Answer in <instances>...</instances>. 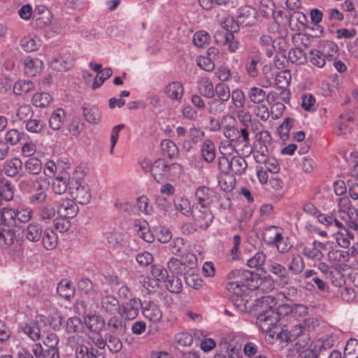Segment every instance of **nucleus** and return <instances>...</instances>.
<instances>
[{
    "instance_id": "69168bd1",
    "label": "nucleus",
    "mask_w": 358,
    "mask_h": 358,
    "mask_svg": "<svg viewBox=\"0 0 358 358\" xmlns=\"http://www.w3.org/2000/svg\"><path fill=\"white\" fill-rule=\"evenodd\" d=\"M215 94L217 96V99L227 102L230 99L231 92H230L229 87L226 84L221 83L215 85Z\"/></svg>"
},
{
    "instance_id": "2f4dec72",
    "label": "nucleus",
    "mask_w": 358,
    "mask_h": 358,
    "mask_svg": "<svg viewBox=\"0 0 358 358\" xmlns=\"http://www.w3.org/2000/svg\"><path fill=\"white\" fill-rule=\"evenodd\" d=\"M85 323L87 327L92 331L94 333L100 332L105 327V320L103 318L97 315H92L88 316L85 320Z\"/></svg>"
},
{
    "instance_id": "7ed1b4c3",
    "label": "nucleus",
    "mask_w": 358,
    "mask_h": 358,
    "mask_svg": "<svg viewBox=\"0 0 358 358\" xmlns=\"http://www.w3.org/2000/svg\"><path fill=\"white\" fill-rule=\"evenodd\" d=\"M182 172V166L178 163H167L163 159L155 160L152 165L151 174L158 182L170 178L179 176Z\"/></svg>"
},
{
    "instance_id": "a211bd4d",
    "label": "nucleus",
    "mask_w": 358,
    "mask_h": 358,
    "mask_svg": "<svg viewBox=\"0 0 358 358\" xmlns=\"http://www.w3.org/2000/svg\"><path fill=\"white\" fill-rule=\"evenodd\" d=\"M317 48L327 61H333L338 56L339 48L333 41L327 40L321 41Z\"/></svg>"
},
{
    "instance_id": "c756f323",
    "label": "nucleus",
    "mask_w": 358,
    "mask_h": 358,
    "mask_svg": "<svg viewBox=\"0 0 358 358\" xmlns=\"http://www.w3.org/2000/svg\"><path fill=\"white\" fill-rule=\"evenodd\" d=\"M22 162L17 157L6 160L3 166L4 173L8 177H15L22 169Z\"/></svg>"
},
{
    "instance_id": "39448f33",
    "label": "nucleus",
    "mask_w": 358,
    "mask_h": 358,
    "mask_svg": "<svg viewBox=\"0 0 358 358\" xmlns=\"http://www.w3.org/2000/svg\"><path fill=\"white\" fill-rule=\"evenodd\" d=\"M218 166L220 171L225 174L241 176L245 172L248 164L240 155H236L228 158L219 157Z\"/></svg>"
},
{
    "instance_id": "72a5a7b5",
    "label": "nucleus",
    "mask_w": 358,
    "mask_h": 358,
    "mask_svg": "<svg viewBox=\"0 0 358 358\" xmlns=\"http://www.w3.org/2000/svg\"><path fill=\"white\" fill-rule=\"evenodd\" d=\"M231 106L229 107L230 113L235 110L245 107V96L241 90L236 89L231 92Z\"/></svg>"
},
{
    "instance_id": "680f3d73",
    "label": "nucleus",
    "mask_w": 358,
    "mask_h": 358,
    "mask_svg": "<svg viewBox=\"0 0 358 358\" xmlns=\"http://www.w3.org/2000/svg\"><path fill=\"white\" fill-rule=\"evenodd\" d=\"M290 122V118L289 117H286L278 128L279 137L284 143H285L289 138V132L291 129Z\"/></svg>"
},
{
    "instance_id": "de8ad7c7",
    "label": "nucleus",
    "mask_w": 358,
    "mask_h": 358,
    "mask_svg": "<svg viewBox=\"0 0 358 358\" xmlns=\"http://www.w3.org/2000/svg\"><path fill=\"white\" fill-rule=\"evenodd\" d=\"M69 185L67 176H57L52 181V188L55 194H62L66 192Z\"/></svg>"
},
{
    "instance_id": "20e7f679",
    "label": "nucleus",
    "mask_w": 358,
    "mask_h": 358,
    "mask_svg": "<svg viewBox=\"0 0 358 358\" xmlns=\"http://www.w3.org/2000/svg\"><path fill=\"white\" fill-rule=\"evenodd\" d=\"M33 213V210L24 204L16 208L4 207L1 210L0 218L13 224L17 221L27 223L32 219Z\"/></svg>"
},
{
    "instance_id": "9d476101",
    "label": "nucleus",
    "mask_w": 358,
    "mask_h": 358,
    "mask_svg": "<svg viewBox=\"0 0 358 358\" xmlns=\"http://www.w3.org/2000/svg\"><path fill=\"white\" fill-rule=\"evenodd\" d=\"M259 141L255 145L254 157L257 163H263L268 159L269 154L268 145L271 141V136L267 131H261L259 134Z\"/></svg>"
},
{
    "instance_id": "0eeeda50",
    "label": "nucleus",
    "mask_w": 358,
    "mask_h": 358,
    "mask_svg": "<svg viewBox=\"0 0 358 358\" xmlns=\"http://www.w3.org/2000/svg\"><path fill=\"white\" fill-rule=\"evenodd\" d=\"M12 224L0 218V248H9L20 241V234L11 226Z\"/></svg>"
},
{
    "instance_id": "423d86ee",
    "label": "nucleus",
    "mask_w": 358,
    "mask_h": 358,
    "mask_svg": "<svg viewBox=\"0 0 358 358\" xmlns=\"http://www.w3.org/2000/svg\"><path fill=\"white\" fill-rule=\"evenodd\" d=\"M310 43V38L301 32L292 34V64H303L307 61L306 50Z\"/></svg>"
},
{
    "instance_id": "9b49d317",
    "label": "nucleus",
    "mask_w": 358,
    "mask_h": 358,
    "mask_svg": "<svg viewBox=\"0 0 358 358\" xmlns=\"http://www.w3.org/2000/svg\"><path fill=\"white\" fill-rule=\"evenodd\" d=\"M191 215H192L194 225L203 229L208 228L214 220V215L209 208L196 206Z\"/></svg>"
},
{
    "instance_id": "7c9ffc66",
    "label": "nucleus",
    "mask_w": 358,
    "mask_h": 358,
    "mask_svg": "<svg viewBox=\"0 0 358 358\" xmlns=\"http://www.w3.org/2000/svg\"><path fill=\"white\" fill-rule=\"evenodd\" d=\"M83 113L85 120L90 124H97L101 120L100 110L94 106L84 105Z\"/></svg>"
},
{
    "instance_id": "dca6fc26",
    "label": "nucleus",
    "mask_w": 358,
    "mask_h": 358,
    "mask_svg": "<svg viewBox=\"0 0 358 358\" xmlns=\"http://www.w3.org/2000/svg\"><path fill=\"white\" fill-rule=\"evenodd\" d=\"M142 302L138 299H131L128 302L120 305L119 315L126 320H133L138 314L139 308Z\"/></svg>"
},
{
    "instance_id": "4be33fe9",
    "label": "nucleus",
    "mask_w": 358,
    "mask_h": 358,
    "mask_svg": "<svg viewBox=\"0 0 358 358\" xmlns=\"http://www.w3.org/2000/svg\"><path fill=\"white\" fill-rule=\"evenodd\" d=\"M183 85L178 81L169 83L164 88V94L172 101H180L184 95Z\"/></svg>"
},
{
    "instance_id": "f257e3e1",
    "label": "nucleus",
    "mask_w": 358,
    "mask_h": 358,
    "mask_svg": "<svg viewBox=\"0 0 358 358\" xmlns=\"http://www.w3.org/2000/svg\"><path fill=\"white\" fill-rule=\"evenodd\" d=\"M276 303L271 295L262 296L255 301L254 310L258 313L257 323L262 331L271 332L278 322V315L274 308Z\"/></svg>"
},
{
    "instance_id": "f03ea898",
    "label": "nucleus",
    "mask_w": 358,
    "mask_h": 358,
    "mask_svg": "<svg viewBox=\"0 0 358 358\" xmlns=\"http://www.w3.org/2000/svg\"><path fill=\"white\" fill-rule=\"evenodd\" d=\"M228 282L242 284L255 283L262 284L259 289L262 290L272 289L274 287L273 282L270 279L260 278L257 274L252 273L245 270H233L227 275Z\"/></svg>"
},
{
    "instance_id": "79ce46f5",
    "label": "nucleus",
    "mask_w": 358,
    "mask_h": 358,
    "mask_svg": "<svg viewBox=\"0 0 358 358\" xmlns=\"http://www.w3.org/2000/svg\"><path fill=\"white\" fill-rule=\"evenodd\" d=\"M277 299L279 302L282 303V304H280L278 308L275 309V313L278 315V321H280L285 317H289V314L291 313V306L288 303H283L285 301H287L288 300L284 293H279Z\"/></svg>"
},
{
    "instance_id": "bf43d9fd",
    "label": "nucleus",
    "mask_w": 358,
    "mask_h": 358,
    "mask_svg": "<svg viewBox=\"0 0 358 358\" xmlns=\"http://www.w3.org/2000/svg\"><path fill=\"white\" fill-rule=\"evenodd\" d=\"M349 252L335 250L328 253V258L330 262L335 264L347 262L349 259Z\"/></svg>"
},
{
    "instance_id": "393cba45",
    "label": "nucleus",
    "mask_w": 358,
    "mask_h": 358,
    "mask_svg": "<svg viewBox=\"0 0 358 358\" xmlns=\"http://www.w3.org/2000/svg\"><path fill=\"white\" fill-rule=\"evenodd\" d=\"M20 45L25 52H33L39 48L41 45V42L35 34H29L20 39Z\"/></svg>"
},
{
    "instance_id": "aec40b11",
    "label": "nucleus",
    "mask_w": 358,
    "mask_h": 358,
    "mask_svg": "<svg viewBox=\"0 0 358 358\" xmlns=\"http://www.w3.org/2000/svg\"><path fill=\"white\" fill-rule=\"evenodd\" d=\"M195 197L199 205V208H208L213 201L214 192L206 186H200L195 192Z\"/></svg>"
},
{
    "instance_id": "1a4fd4ad",
    "label": "nucleus",
    "mask_w": 358,
    "mask_h": 358,
    "mask_svg": "<svg viewBox=\"0 0 358 358\" xmlns=\"http://www.w3.org/2000/svg\"><path fill=\"white\" fill-rule=\"evenodd\" d=\"M262 237L265 243L275 245L280 252H285L291 248V246L282 243V229L275 226L266 227L262 233Z\"/></svg>"
},
{
    "instance_id": "ddd939ff",
    "label": "nucleus",
    "mask_w": 358,
    "mask_h": 358,
    "mask_svg": "<svg viewBox=\"0 0 358 358\" xmlns=\"http://www.w3.org/2000/svg\"><path fill=\"white\" fill-rule=\"evenodd\" d=\"M205 137V132L195 126L191 127L187 132V138L182 142V148L189 152L194 146L201 142Z\"/></svg>"
},
{
    "instance_id": "8fccbe9b",
    "label": "nucleus",
    "mask_w": 358,
    "mask_h": 358,
    "mask_svg": "<svg viewBox=\"0 0 358 358\" xmlns=\"http://www.w3.org/2000/svg\"><path fill=\"white\" fill-rule=\"evenodd\" d=\"M183 275L185 282L189 287L196 289L202 287V279L197 274H195L193 271H192L191 273H189V271H187L184 273Z\"/></svg>"
},
{
    "instance_id": "e2e57ef3",
    "label": "nucleus",
    "mask_w": 358,
    "mask_h": 358,
    "mask_svg": "<svg viewBox=\"0 0 358 358\" xmlns=\"http://www.w3.org/2000/svg\"><path fill=\"white\" fill-rule=\"evenodd\" d=\"M36 192L29 199V201L32 205H36L44 202L47 198L45 189L43 187L42 184H38L36 187Z\"/></svg>"
},
{
    "instance_id": "0e129e2a",
    "label": "nucleus",
    "mask_w": 358,
    "mask_h": 358,
    "mask_svg": "<svg viewBox=\"0 0 358 358\" xmlns=\"http://www.w3.org/2000/svg\"><path fill=\"white\" fill-rule=\"evenodd\" d=\"M161 148L164 155L171 158L176 156L178 153V147L176 144L169 139L163 140L161 142Z\"/></svg>"
},
{
    "instance_id": "a878e982",
    "label": "nucleus",
    "mask_w": 358,
    "mask_h": 358,
    "mask_svg": "<svg viewBox=\"0 0 358 358\" xmlns=\"http://www.w3.org/2000/svg\"><path fill=\"white\" fill-rule=\"evenodd\" d=\"M24 72L29 76H36L43 69V63L38 58L27 57L24 59Z\"/></svg>"
},
{
    "instance_id": "774afa93",
    "label": "nucleus",
    "mask_w": 358,
    "mask_h": 358,
    "mask_svg": "<svg viewBox=\"0 0 358 358\" xmlns=\"http://www.w3.org/2000/svg\"><path fill=\"white\" fill-rule=\"evenodd\" d=\"M168 268L173 273L178 275H184V273L187 271L183 266L182 260L177 258H172L169 261Z\"/></svg>"
},
{
    "instance_id": "a18cd8bd",
    "label": "nucleus",
    "mask_w": 358,
    "mask_h": 358,
    "mask_svg": "<svg viewBox=\"0 0 358 358\" xmlns=\"http://www.w3.org/2000/svg\"><path fill=\"white\" fill-rule=\"evenodd\" d=\"M259 56L257 54L248 55L245 62V69L249 76L255 78L257 76V64L259 62Z\"/></svg>"
},
{
    "instance_id": "ea45409f",
    "label": "nucleus",
    "mask_w": 358,
    "mask_h": 358,
    "mask_svg": "<svg viewBox=\"0 0 358 358\" xmlns=\"http://www.w3.org/2000/svg\"><path fill=\"white\" fill-rule=\"evenodd\" d=\"M76 358H105L103 352L99 350H94L92 349L89 350L88 348L80 345L76 349Z\"/></svg>"
},
{
    "instance_id": "052dcab7",
    "label": "nucleus",
    "mask_w": 358,
    "mask_h": 358,
    "mask_svg": "<svg viewBox=\"0 0 358 358\" xmlns=\"http://www.w3.org/2000/svg\"><path fill=\"white\" fill-rule=\"evenodd\" d=\"M57 291L62 297L66 299H69L73 294L71 283L66 280H62L59 283Z\"/></svg>"
},
{
    "instance_id": "864d4df0",
    "label": "nucleus",
    "mask_w": 358,
    "mask_h": 358,
    "mask_svg": "<svg viewBox=\"0 0 358 358\" xmlns=\"http://www.w3.org/2000/svg\"><path fill=\"white\" fill-rule=\"evenodd\" d=\"M309 61L313 65L319 68H322L325 66L327 60L322 56V54L319 49L316 48L310 50Z\"/></svg>"
},
{
    "instance_id": "cd10ccee",
    "label": "nucleus",
    "mask_w": 358,
    "mask_h": 358,
    "mask_svg": "<svg viewBox=\"0 0 358 358\" xmlns=\"http://www.w3.org/2000/svg\"><path fill=\"white\" fill-rule=\"evenodd\" d=\"M42 244L47 250H54L58 244V236L51 228H46L42 234Z\"/></svg>"
},
{
    "instance_id": "4d7b16f0",
    "label": "nucleus",
    "mask_w": 358,
    "mask_h": 358,
    "mask_svg": "<svg viewBox=\"0 0 358 358\" xmlns=\"http://www.w3.org/2000/svg\"><path fill=\"white\" fill-rule=\"evenodd\" d=\"M327 279L329 280L331 284L337 287H341L345 282L344 275L338 270H331L327 273Z\"/></svg>"
},
{
    "instance_id": "f704fd0d",
    "label": "nucleus",
    "mask_w": 358,
    "mask_h": 358,
    "mask_svg": "<svg viewBox=\"0 0 358 358\" xmlns=\"http://www.w3.org/2000/svg\"><path fill=\"white\" fill-rule=\"evenodd\" d=\"M242 145V143L238 142H233L230 141H223L220 146V150L222 156L220 157H234V154L239 155L238 153V148Z\"/></svg>"
},
{
    "instance_id": "4c0bfd02",
    "label": "nucleus",
    "mask_w": 358,
    "mask_h": 358,
    "mask_svg": "<svg viewBox=\"0 0 358 358\" xmlns=\"http://www.w3.org/2000/svg\"><path fill=\"white\" fill-rule=\"evenodd\" d=\"M198 89L200 94L207 98L215 96V87L212 81L208 78H202L198 82Z\"/></svg>"
},
{
    "instance_id": "49530a36",
    "label": "nucleus",
    "mask_w": 358,
    "mask_h": 358,
    "mask_svg": "<svg viewBox=\"0 0 358 358\" xmlns=\"http://www.w3.org/2000/svg\"><path fill=\"white\" fill-rule=\"evenodd\" d=\"M287 36H282L273 41L274 50H276L278 54H291V48Z\"/></svg>"
},
{
    "instance_id": "e433bc0d",
    "label": "nucleus",
    "mask_w": 358,
    "mask_h": 358,
    "mask_svg": "<svg viewBox=\"0 0 358 358\" xmlns=\"http://www.w3.org/2000/svg\"><path fill=\"white\" fill-rule=\"evenodd\" d=\"M255 10L249 6H244L238 8L237 13V20L239 23L246 24H250V19H253L255 16Z\"/></svg>"
},
{
    "instance_id": "473e14b6",
    "label": "nucleus",
    "mask_w": 358,
    "mask_h": 358,
    "mask_svg": "<svg viewBox=\"0 0 358 358\" xmlns=\"http://www.w3.org/2000/svg\"><path fill=\"white\" fill-rule=\"evenodd\" d=\"M202 158L208 163L212 162L215 158V147L210 139H204L201 146Z\"/></svg>"
},
{
    "instance_id": "6ab92c4d",
    "label": "nucleus",
    "mask_w": 358,
    "mask_h": 358,
    "mask_svg": "<svg viewBox=\"0 0 358 358\" xmlns=\"http://www.w3.org/2000/svg\"><path fill=\"white\" fill-rule=\"evenodd\" d=\"M262 287V284L255 283L251 284H242V283H234L228 282L227 284V289L231 294V297L233 300L235 298L241 296L246 289H256Z\"/></svg>"
},
{
    "instance_id": "5fc2aeb1",
    "label": "nucleus",
    "mask_w": 358,
    "mask_h": 358,
    "mask_svg": "<svg viewBox=\"0 0 358 358\" xmlns=\"http://www.w3.org/2000/svg\"><path fill=\"white\" fill-rule=\"evenodd\" d=\"M24 168L29 174L37 175L42 169V163L38 158L31 157L25 162Z\"/></svg>"
},
{
    "instance_id": "412c9836",
    "label": "nucleus",
    "mask_w": 358,
    "mask_h": 358,
    "mask_svg": "<svg viewBox=\"0 0 358 358\" xmlns=\"http://www.w3.org/2000/svg\"><path fill=\"white\" fill-rule=\"evenodd\" d=\"M306 328L301 324H295L292 327V338L294 337V348L299 351L301 348H304L309 341V336L308 334L305 333Z\"/></svg>"
},
{
    "instance_id": "f8f14e48",
    "label": "nucleus",
    "mask_w": 358,
    "mask_h": 358,
    "mask_svg": "<svg viewBox=\"0 0 358 358\" xmlns=\"http://www.w3.org/2000/svg\"><path fill=\"white\" fill-rule=\"evenodd\" d=\"M337 224L332 236L339 247L347 249L354 241L355 235L342 222H337Z\"/></svg>"
},
{
    "instance_id": "6e6552de",
    "label": "nucleus",
    "mask_w": 358,
    "mask_h": 358,
    "mask_svg": "<svg viewBox=\"0 0 358 358\" xmlns=\"http://www.w3.org/2000/svg\"><path fill=\"white\" fill-rule=\"evenodd\" d=\"M45 322L44 315H37L33 321L20 323L18 331L25 334L32 341H38L41 338V327L42 323Z\"/></svg>"
},
{
    "instance_id": "4468645a",
    "label": "nucleus",
    "mask_w": 358,
    "mask_h": 358,
    "mask_svg": "<svg viewBox=\"0 0 358 358\" xmlns=\"http://www.w3.org/2000/svg\"><path fill=\"white\" fill-rule=\"evenodd\" d=\"M224 135L227 141L242 143L243 147L248 145V132L246 129H241L240 131L234 127H226L224 129Z\"/></svg>"
},
{
    "instance_id": "c9c22d12",
    "label": "nucleus",
    "mask_w": 358,
    "mask_h": 358,
    "mask_svg": "<svg viewBox=\"0 0 358 358\" xmlns=\"http://www.w3.org/2000/svg\"><path fill=\"white\" fill-rule=\"evenodd\" d=\"M134 230L137 235L145 242L152 243L154 236L150 232L148 224L145 221H138L134 225Z\"/></svg>"
},
{
    "instance_id": "2eb2a0df",
    "label": "nucleus",
    "mask_w": 358,
    "mask_h": 358,
    "mask_svg": "<svg viewBox=\"0 0 358 358\" xmlns=\"http://www.w3.org/2000/svg\"><path fill=\"white\" fill-rule=\"evenodd\" d=\"M143 315L154 323L159 322L162 318V311L158 305L150 301H144L141 303Z\"/></svg>"
},
{
    "instance_id": "5701e85b",
    "label": "nucleus",
    "mask_w": 358,
    "mask_h": 358,
    "mask_svg": "<svg viewBox=\"0 0 358 358\" xmlns=\"http://www.w3.org/2000/svg\"><path fill=\"white\" fill-rule=\"evenodd\" d=\"M100 306L101 310L109 315H114L118 313L120 309L119 301L115 296L110 294L101 296Z\"/></svg>"
},
{
    "instance_id": "a19ab883",
    "label": "nucleus",
    "mask_w": 358,
    "mask_h": 358,
    "mask_svg": "<svg viewBox=\"0 0 358 358\" xmlns=\"http://www.w3.org/2000/svg\"><path fill=\"white\" fill-rule=\"evenodd\" d=\"M66 114L63 109L58 108L50 115L49 120L50 127L54 130L59 129L65 120Z\"/></svg>"
},
{
    "instance_id": "3c124183",
    "label": "nucleus",
    "mask_w": 358,
    "mask_h": 358,
    "mask_svg": "<svg viewBox=\"0 0 358 358\" xmlns=\"http://www.w3.org/2000/svg\"><path fill=\"white\" fill-rule=\"evenodd\" d=\"M34 89L32 82L26 80L17 81L13 86V92L17 95L25 94Z\"/></svg>"
},
{
    "instance_id": "c85d7f7f",
    "label": "nucleus",
    "mask_w": 358,
    "mask_h": 358,
    "mask_svg": "<svg viewBox=\"0 0 358 358\" xmlns=\"http://www.w3.org/2000/svg\"><path fill=\"white\" fill-rule=\"evenodd\" d=\"M343 204L344 207L348 208V215L349 216V220L347 222V226L348 228L353 229L356 232H358V212L354 208H350V201L348 199H340L339 206Z\"/></svg>"
},
{
    "instance_id": "f3484780",
    "label": "nucleus",
    "mask_w": 358,
    "mask_h": 358,
    "mask_svg": "<svg viewBox=\"0 0 358 358\" xmlns=\"http://www.w3.org/2000/svg\"><path fill=\"white\" fill-rule=\"evenodd\" d=\"M78 212V207L74 201L66 199L60 201L57 207V213L62 217L73 218Z\"/></svg>"
},
{
    "instance_id": "bb28decb",
    "label": "nucleus",
    "mask_w": 358,
    "mask_h": 358,
    "mask_svg": "<svg viewBox=\"0 0 358 358\" xmlns=\"http://www.w3.org/2000/svg\"><path fill=\"white\" fill-rule=\"evenodd\" d=\"M72 196L80 204L85 205L91 200V193L89 186L81 183H76L75 191L71 192Z\"/></svg>"
},
{
    "instance_id": "6e6d98bb",
    "label": "nucleus",
    "mask_w": 358,
    "mask_h": 358,
    "mask_svg": "<svg viewBox=\"0 0 358 358\" xmlns=\"http://www.w3.org/2000/svg\"><path fill=\"white\" fill-rule=\"evenodd\" d=\"M174 343L182 347H189L193 343V336L186 331L179 332L174 336Z\"/></svg>"
},
{
    "instance_id": "09e8293b",
    "label": "nucleus",
    "mask_w": 358,
    "mask_h": 358,
    "mask_svg": "<svg viewBox=\"0 0 358 358\" xmlns=\"http://www.w3.org/2000/svg\"><path fill=\"white\" fill-rule=\"evenodd\" d=\"M248 95L251 102L257 104L263 103L266 97V92L257 87L250 88L248 92Z\"/></svg>"
},
{
    "instance_id": "603ef678",
    "label": "nucleus",
    "mask_w": 358,
    "mask_h": 358,
    "mask_svg": "<svg viewBox=\"0 0 358 358\" xmlns=\"http://www.w3.org/2000/svg\"><path fill=\"white\" fill-rule=\"evenodd\" d=\"M343 358H358V341L350 338L348 341L343 353Z\"/></svg>"
},
{
    "instance_id": "338daca9",
    "label": "nucleus",
    "mask_w": 358,
    "mask_h": 358,
    "mask_svg": "<svg viewBox=\"0 0 358 358\" xmlns=\"http://www.w3.org/2000/svg\"><path fill=\"white\" fill-rule=\"evenodd\" d=\"M45 124L41 120L31 119L30 118L26 122V129L31 133L38 134L41 132Z\"/></svg>"
},
{
    "instance_id": "13d9d810",
    "label": "nucleus",
    "mask_w": 358,
    "mask_h": 358,
    "mask_svg": "<svg viewBox=\"0 0 358 358\" xmlns=\"http://www.w3.org/2000/svg\"><path fill=\"white\" fill-rule=\"evenodd\" d=\"M210 41V36L209 34L203 30L196 31L193 37V42L194 45L199 48H203Z\"/></svg>"
},
{
    "instance_id": "c03bdc74",
    "label": "nucleus",
    "mask_w": 358,
    "mask_h": 358,
    "mask_svg": "<svg viewBox=\"0 0 358 358\" xmlns=\"http://www.w3.org/2000/svg\"><path fill=\"white\" fill-rule=\"evenodd\" d=\"M176 209L185 216L189 217L193 213L191 203L187 198L180 197L175 201Z\"/></svg>"
},
{
    "instance_id": "37998d69",
    "label": "nucleus",
    "mask_w": 358,
    "mask_h": 358,
    "mask_svg": "<svg viewBox=\"0 0 358 358\" xmlns=\"http://www.w3.org/2000/svg\"><path fill=\"white\" fill-rule=\"evenodd\" d=\"M275 80L278 88L287 90L289 91L288 88L291 81V71L289 69H285L278 72L275 76Z\"/></svg>"
},
{
    "instance_id": "58836bf2",
    "label": "nucleus",
    "mask_w": 358,
    "mask_h": 358,
    "mask_svg": "<svg viewBox=\"0 0 358 358\" xmlns=\"http://www.w3.org/2000/svg\"><path fill=\"white\" fill-rule=\"evenodd\" d=\"M52 101V95L47 92H37L34 94L31 99L33 105L38 108H46Z\"/></svg>"
},
{
    "instance_id": "b1692460",
    "label": "nucleus",
    "mask_w": 358,
    "mask_h": 358,
    "mask_svg": "<svg viewBox=\"0 0 358 358\" xmlns=\"http://www.w3.org/2000/svg\"><path fill=\"white\" fill-rule=\"evenodd\" d=\"M43 231L42 226L39 223L33 222L27 226L24 230V234L28 241L36 243L41 240Z\"/></svg>"
}]
</instances>
